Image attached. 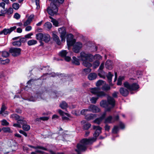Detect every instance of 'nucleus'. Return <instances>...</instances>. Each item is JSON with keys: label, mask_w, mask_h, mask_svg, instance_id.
<instances>
[{"label": "nucleus", "mask_w": 154, "mask_h": 154, "mask_svg": "<svg viewBox=\"0 0 154 154\" xmlns=\"http://www.w3.org/2000/svg\"><path fill=\"white\" fill-rule=\"evenodd\" d=\"M112 116H109L105 119L104 123H111L112 122Z\"/></svg>", "instance_id": "obj_28"}, {"label": "nucleus", "mask_w": 154, "mask_h": 154, "mask_svg": "<svg viewBox=\"0 0 154 154\" xmlns=\"http://www.w3.org/2000/svg\"><path fill=\"white\" fill-rule=\"evenodd\" d=\"M104 67V63H103L100 65L99 67V70H100V71H102V70L103 69Z\"/></svg>", "instance_id": "obj_60"}, {"label": "nucleus", "mask_w": 154, "mask_h": 154, "mask_svg": "<svg viewBox=\"0 0 154 154\" xmlns=\"http://www.w3.org/2000/svg\"><path fill=\"white\" fill-rule=\"evenodd\" d=\"M93 128L94 130H96L94 134V136L96 137L101 133L102 128L99 126H96L95 125H93Z\"/></svg>", "instance_id": "obj_12"}, {"label": "nucleus", "mask_w": 154, "mask_h": 154, "mask_svg": "<svg viewBox=\"0 0 154 154\" xmlns=\"http://www.w3.org/2000/svg\"><path fill=\"white\" fill-rule=\"evenodd\" d=\"M52 25L51 23L49 22H47L45 23L43 25V28L47 30H50L51 28Z\"/></svg>", "instance_id": "obj_20"}, {"label": "nucleus", "mask_w": 154, "mask_h": 154, "mask_svg": "<svg viewBox=\"0 0 154 154\" xmlns=\"http://www.w3.org/2000/svg\"><path fill=\"white\" fill-rule=\"evenodd\" d=\"M58 11V9L57 6L53 3H51L50 6L47 8L48 14L51 16H53L56 14Z\"/></svg>", "instance_id": "obj_7"}, {"label": "nucleus", "mask_w": 154, "mask_h": 154, "mask_svg": "<svg viewBox=\"0 0 154 154\" xmlns=\"http://www.w3.org/2000/svg\"><path fill=\"white\" fill-rule=\"evenodd\" d=\"M21 42L20 40L15 41L13 42V45L14 46H20L21 45Z\"/></svg>", "instance_id": "obj_38"}, {"label": "nucleus", "mask_w": 154, "mask_h": 154, "mask_svg": "<svg viewBox=\"0 0 154 154\" xmlns=\"http://www.w3.org/2000/svg\"><path fill=\"white\" fill-rule=\"evenodd\" d=\"M53 37L54 40L57 43L58 45H60L61 44V42L59 39V37L55 34H53Z\"/></svg>", "instance_id": "obj_24"}, {"label": "nucleus", "mask_w": 154, "mask_h": 154, "mask_svg": "<svg viewBox=\"0 0 154 154\" xmlns=\"http://www.w3.org/2000/svg\"><path fill=\"white\" fill-rule=\"evenodd\" d=\"M88 110L89 112H98L100 111V109L97 106L91 105L88 107Z\"/></svg>", "instance_id": "obj_15"}, {"label": "nucleus", "mask_w": 154, "mask_h": 154, "mask_svg": "<svg viewBox=\"0 0 154 154\" xmlns=\"http://www.w3.org/2000/svg\"><path fill=\"white\" fill-rule=\"evenodd\" d=\"M8 144L9 146L11 147H15V149L17 148V144L14 140H12L9 141L8 142Z\"/></svg>", "instance_id": "obj_21"}, {"label": "nucleus", "mask_w": 154, "mask_h": 154, "mask_svg": "<svg viewBox=\"0 0 154 154\" xmlns=\"http://www.w3.org/2000/svg\"><path fill=\"white\" fill-rule=\"evenodd\" d=\"M65 57V60L67 61H69L71 60V58L69 57L66 56Z\"/></svg>", "instance_id": "obj_63"}, {"label": "nucleus", "mask_w": 154, "mask_h": 154, "mask_svg": "<svg viewBox=\"0 0 154 154\" xmlns=\"http://www.w3.org/2000/svg\"><path fill=\"white\" fill-rule=\"evenodd\" d=\"M42 94L38 93L37 94L36 98V97H34L32 96L31 97L29 98V100L30 101L33 102L35 101L36 100H40L42 99Z\"/></svg>", "instance_id": "obj_16"}, {"label": "nucleus", "mask_w": 154, "mask_h": 154, "mask_svg": "<svg viewBox=\"0 0 154 154\" xmlns=\"http://www.w3.org/2000/svg\"><path fill=\"white\" fill-rule=\"evenodd\" d=\"M39 0H35L36 5L37 6L36 8L39 9L40 8V5L39 4Z\"/></svg>", "instance_id": "obj_53"}, {"label": "nucleus", "mask_w": 154, "mask_h": 154, "mask_svg": "<svg viewBox=\"0 0 154 154\" xmlns=\"http://www.w3.org/2000/svg\"><path fill=\"white\" fill-rule=\"evenodd\" d=\"M9 55V53L7 51H4L2 52V56L3 57H7Z\"/></svg>", "instance_id": "obj_47"}, {"label": "nucleus", "mask_w": 154, "mask_h": 154, "mask_svg": "<svg viewBox=\"0 0 154 154\" xmlns=\"http://www.w3.org/2000/svg\"><path fill=\"white\" fill-rule=\"evenodd\" d=\"M100 62L98 60H96L93 63V66L94 68L95 69L97 68L99 65Z\"/></svg>", "instance_id": "obj_37"}, {"label": "nucleus", "mask_w": 154, "mask_h": 154, "mask_svg": "<svg viewBox=\"0 0 154 154\" xmlns=\"http://www.w3.org/2000/svg\"><path fill=\"white\" fill-rule=\"evenodd\" d=\"M11 117L13 119H15L17 120V123H18V121L20 120L22 118H24L23 117H20L17 114H13L11 115Z\"/></svg>", "instance_id": "obj_25"}, {"label": "nucleus", "mask_w": 154, "mask_h": 154, "mask_svg": "<svg viewBox=\"0 0 154 154\" xmlns=\"http://www.w3.org/2000/svg\"><path fill=\"white\" fill-rule=\"evenodd\" d=\"M26 40V38H25V37H24L23 38H21L20 40V41L21 42H21H25Z\"/></svg>", "instance_id": "obj_61"}, {"label": "nucleus", "mask_w": 154, "mask_h": 154, "mask_svg": "<svg viewBox=\"0 0 154 154\" xmlns=\"http://www.w3.org/2000/svg\"><path fill=\"white\" fill-rule=\"evenodd\" d=\"M60 106L62 109H66L67 107V104L65 101H63L62 103L60 104Z\"/></svg>", "instance_id": "obj_32"}, {"label": "nucleus", "mask_w": 154, "mask_h": 154, "mask_svg": "<svg viewBox=\"0 0 154 154\" xmlns=\"http://www.w3.org/2000/svg\"><path fill=\"white\" fill-rule=\"evenodd\" d=\"M58 112L59 113L61 116H62V119L63 120H68L69 119V118L68 117L64 116V115H66L67 116H70V115L69 114L67 113H65L63 112L62 110L59 109L58 110Z\"/></svg>", "instance_id": "obj_17"}, {"label": "nucleus", "mask_w": 154, "mask_h": 154, "mask_svg": "<svg viewBox=\"0 0 154 154\" xmlns=\"http://www.w3.org/2000/svg\"><path fill=\"white\" fill-rule=\"evenodd\" d=\"M13 10L12 8H10L7 10H5L6 14H10L13 13Z\"/></svg>", "instance_id": "obj_40"}, {"label": "nucleus", "mask_w": 154, "mask_h": 154, "mask_svg": "<svg viewBox=\"0 0 154 154\" xmlns=\"http://www.w3.org/2000/svg\"><path fill=\"white\" fill-rule=\"evenodd\" d=\"M58 31L60 35V37L62 42H65V35L66 30L64 27H62L58 29Z\"/></svg>", "instance_id": "obj_9"}, {"label": "nucleus", "mask_w": 154, "mask_h": 154, "mask_svg": "<svg viewBox=\"0 0 154 154\" xmlns=\"http://www.w3.org/2000/svg\"><path fill=\"white\" fill-rule=\"evenodd\" d=\"M49 118L48 117H41L39 118H37L36 119V121H40V120H42L43 121H46L48 120Z\"/></svg>", "instance_id": "obj_39"}, {"label": "nucleus", "mask_w": 154, "mask_h": 154, "mask_svg": "<svg viewBox=\"0 0 154 154\" xmlns=\"http://www.w3.org/2000/svg\"><path fill=\"white\" fill-rule=\"evenodd\" d=\"M97 117V115L95 114H90L86 115L85 116V119L87 120L90 121L93 120Z\"/></svg>", "instance_id": "obj_19"}, {"label": "nucleus", "mask_w": 154, "mask_h": 154, "mask_svg": "<svg viewBox=\"0 0 154 154\" xmlns=\"http://www.w3.org/2000/svg\"><path fill=\"white\" fill-rule=\"evenodd\" d=\"M101 89L103 91H107L110 89V87L109 86L107 85H105L103 86Z\"/></svg>", "instance_id": "obj_34"}, {"label": "nucleus", "mask_w": 154, "mask_h": 154, "mask_svg": "<svg viewBox=\"0 0 154 154\" xmlns=\"http://www.w3.org/2000/svg\"><path fill=\"white\" fill-rule=\"evenodd\" d=\"M33 35V34L32 33H31L27 34L25 36V37L26 38H31V36Z\"/></svg>", "instance_id": "obj_54"}, {"label": "nucleus", "mask_w": 154, "mask_h": 154, "mask_svg": "<svg viewBox=\"0 0 154 154\" xmlns=\"http://www.w3.org/2000/svg\"><path fill=\"white\" fill-rule=\"evenodd\" d=\"M9 61L10 60L8 59H7L6 60H3L2 59L0 63L2 64H5L8 63Z\"/></svg>", "instance_id": "obj_43"}, {"label": "nucleus", "mask_w": 154, "mask_h": 154, "mask_svg": "<svg viewBox=\"0 0 154 154\" xmlns=\"http://www.w3.org/2000/svg\"><path fill=\"white\" fill-rule=\"evenodd\" d=\"M32 27L31 26H28L25 28V31H29L32 29Z\"/></svg>", "instance_id": "obj_58"}, {"label": "nucleus", "mask_w": 154, "mask_h": 154, "mask_svg": "<svg viewBox=\"0 0 154 154\" xmlns=\"http://www.w3.org/2000/svg\"><path fill=\"white\" fill-rule=\"evenodd\" d=\"M106 115V112H105L102 114L100 117L96 119L93 121V122L98 125L100 124L104 119Z\"/></svg>", "instance_id": "obj_14"}, {"label": "nucleus", "mask_w": 154, "mask_h": 154, "mask_svg": "<svg viewBox=\"0 0 154 154\" xmlns=\"http://www.w3.org/2000/svg\"><path fill=\"white\" fill-rule=\"evenodd\" d=\"M0 114L3 116H5L8 115V112L7 111H4L2 112V113H0Z\"/></svg>", "instance_id": "obj_59"}, {"label": "nucleus", "mask_w": 154, "mask_h": 154, "mask_svg": "<svg viewBox=\"0 0 154 154\" xmlns=\"http://www.w3.org/2000/svg\"><path fill=\"white\" fill-rule=\"evenodd\" d=\"M34 15L32 14L30 15L28 17L27 20L29 21L30 22H31L32 21V19H33L34 17Z\"/></svg>", "instance_id": "obj_52"}, {"label": "nucleus", "mask_w": 154, "mask_h": 154, "mask_svg": "<svg viewBox=\"0 0 154 154\" xmlns=\"http://www.w3.org/2000/svg\"><path fill=\"white\" fill-rule=\"evenodd\" d=\"M26 122L24 120V118H22L18 121V123H14L13 126L17 128H21L22 125V128L25 131H28L30 129L29 125L26 124Z\"/></svg>", "instance_id": "obj_5"}, {"label": "nucleus", "mask_w": 154, "mask_h": 154, "mask_svg": "<svg viewBox=\"0 0 154 154\" xmlns=\"http://www.w3.org/2000/svg\"><path fill=\"white\" fill-rule=\"evenodd\" d=\"M87 112H89L88 109H85L82 110L81 111V114L85 115Z\"/></svg>", "instance_id": "obj_46"}, {"label": "nucleus", "mask_w": 154, "mask_h": 154, "mask_svg": "<svg viewBox=\"0 0 154 154\" xmlns=\"http://www.w3.org/2000/svg\"><path fill=\"white\" fill-rule=\"evenodd\" d=\"M49 18L51 19V22H52L53 24L55 26H57L58 24V21L56 20L53 19L52 17L50 16Z\"/></svg>", "instance_id": "obj_33"}, {"label": "nucleus", "mask_w": 154, "mask_h": 154, "mask_svg": "<svg viewBox=\"0 0 154 154\" xmlns=\"http://www.w3.org/2000/svg\"><path fill=\"white\" fill-rule=\"evenodd\" d=\"M120 93L124 96H127L129 94L128 90L124 88H121L119 90Z\"/></svg>", "instance_id": "obj_18"}, {"label": "nucleus", "mask_w": 154, "mask_h": 154, "mask_svg": "<svg viewBox=\"0 0 154 154\" xmlns=\"http://www.w3.org/2000/svg\"><path fill=\"white\" fill-rule=\"evenodd\" d=\"M105 84V81L102 80H99L96 83V85L97 87H99Z\"/></svg>", "instance_id": "obj_35"}, {"label": "nucleus", "mask_w": 154, "mask_h": 154, "mask_svg": "<svg viewBox=\"0 0 154 154\" xmlns=\"http://www.w3.org/2000/svg\"><path fill=\"white\" fill-rule=\"evenodd\" d=\"M72 62L76 65H79L80 64L79 60L76 58L75 57H72Z\"/></svg>", "instance_id": "obj_31"}, {"label": "nucleus", "mask_w": 154, "mask_h": 154, "mask_svg": "<svg viewBox=\"0 0 154 154\" xmlns=\"http://www.w3.org/2000/svg\"><path fill=\"white\" fill-rule=\"evenodd\" d=\"M91 125L89 123H87L85 124L83 126L85 130L88 129L91 126Z\"/></svg>", "instance_id": "obj_44"}, {"label": "nucleus", "mask_w": 154, "mask_h": 154, "mask_svg": "<svg viewBox=\"0 0 154 154\" xmlns=\"http://www.w3.org/2000/svg\"><path fill=\"white\" fill-rule=\"evenodd\" d=\"M98 75L101 78L105 79L106 76L107 77L108 81H109V85L112 86V76H113V74H112L111 72H109L108 75H106L105 72L103 71H99L98 73Z\"/></svg>", "instance_id": "obj_6"}, {"label": "nucleus", "mask_w": 154, "mask_h": 154, "mask_svg": "<svg viewBox=\"0 0 154 154\" xmlns=\"http://www.w3.org/2000/svg\"><path fill=\"white\" fill-rule=\"evenodd\" d=\"M29 146L35 149H36L35 152L37 153L42 154L44 152L41 150H47L46 148L41 146H33L30 145H29Z\"/></svg>", "instance_id": "obj_13"}, {"label": "nucleus", "mask_w": 154, "mask_h": 154, "mask_svg": "<svg viewBox=\"0 0 154 154\" xmlns=\"http://www.w3.org/2000/svg\"><path fill=\"white\" fill-rule=\"evenodd\" d=\"M5 14H6L5 10H2L1 11V12H0V16H5Z\"/></svg>", "instance_id": "obj_56"}, {"label": "nucleus", "mask_w": 154, "mask_h": 154, "mask_svg": "<svg viewBox=\"0 0 154 154\" xmlns=\"http://www.w3.org/2000/svg\"><path fill=\"white\" fill-rule=\"evenodd\" d=\"M80 59L83 61V65L85 67H91L92 65L90 63L94 60L99 61L101 60L102 57L99 54H96L94 56L90 54H87L82 52L80 53Z\"/></svg>", "instance_id": "obj_1"}, {"label": "nucleus", "mask_w": 154, "mask_h": 154, "mask_svg": "<svg viewBox=\"0 0 154 154\" xmlns=\"http://www.w3.org/2000/svg\"><path fill=\"white\" fill-rule=\"evenodd\" d=\"M3 131L5 132L12 133V131L9 127L4 128H2Z\"/></svg>", "instance_id": "obj_42"}, {"label": "nucleus", "mask_w": 154, "mask_h": 154, "mask_svg": "<svg viewBox=\"0 0 154 154\" xmlns=\"http://www.w3.org/2000/svg\"><path fill=\"white\" fill-rule=\"evenodd\" d=\"M43 34L42 33H39L37 34L36 35V39L40 41H42V39L43 38Z\"/></svg>", "instance_id": "obj_27"}, {"label": "nucleus", "mask_w": 154, "mask_h": 154, "mask_svg": "<svg viewBox=\"0 0 154 154\" xmlns=\"http://www.w3.org/2000/svg\"><path fill=\"white\" fill-rule=\"evenodd\" d=\"M20 17V15L18 13H15L14 15V17L17 20L19 19Z\"/></svg>", "instance_id": "obj_51"}, {"label": "nucleus", "mask_w": 154, "mask_h": 154, "mask_svg": "<svg viewBox=\"0 0 154 154\" xmlns=\"http://www.w3.org/2000/svg\"><path fill=\"white\" fill-rule=\"evenodd\" d=\"M125 76H120L119 77L117 84L118 85H120L122 84V81L124 79Z\"/></svg>", "instance_id": "obj_29"}, {"label": "nucleus", "mask_w": 154, "mask_h": 154, "mask_svg": "<svg viewBox=\"0 0 154 154\" xmlns=\"http://www.w3.org/2000/svg\"><path fill=\"white\" fill-rule=\"evenodd\" d=\"M88 67L87 68L84 69H83V71L85 72L86 74L89 73V72H91V69L90 68V67Z\"/></svg>", "instance_id": "obj_49"}, {"label": "nucleus", "mask_w": 154, "mask_h": 154, "mask_svg": "<svg viewBox=\"0 0 154 154\" xmlns=\"http://www.w3.org/2000/svg\"><path fill=\"white\" fill-rule=\"evenodd\" d=\"M107 101L102 100L100 103L101 106L106 109V111H110L112 108L115 105V101L114 99L110 96H108L107 98Z\"/></svg>", "instance_id": "obj_3"}, {"label": "nucleus", "mask_w": 154, "mask_h": 154, "mask_svg": "<svg viewBox=\"0 0 154 154\" xmlns=\"http://www.w3.org/2000/svg\"><path fill=\"white\" fill-rule=\"evenodd\" d=\"M67 52L66 50H62L60 51L59 54L62 57H65L66 55L67 54Z\"/></svg>", "instance_id": "obj_36"}, {"label": "nucleus", "mask_w": 154, "mask_h": 154, "mask_svg": "<svg viewBox=\"0 0 154 154\" xmlns=\"http://www.w3.org/2000/svg\"><path fill=\"white\" fill-rule=\"evenodd\" d=\"M124 85L125 88L130 91L136 90L139 88V85L136 83H133L131 85L128 82H125L124 83Z\"/></svg>", "instance_id": "obj_8"}, {"label": "nucleus", "mask_w": 154, "mask_h": 154, "mask_svg": "<svg viewBox=\"0 0 154 154\" xmlns=\"http://www.w3.org/2000/svg\"><path fill=\"white\" fill-rule=\"evenodd\" d=\"M31 22H29L28 20H27L26 21L24 22L23 23V26H26L28 25Z\"/></svg>", "instance_id": "obj_57"}, {"label": "nucleus", "mask_w": 154, "mask_h": 154, "mask_svg": "<svg viewBox=\"0 0 154 154\" xmlns=\"http://www.w3.org/2000/svg\"><path fill=\"white\" fill-rule=\"evenodd\" d=\"M16 28V26H14L11 27L9 29H4L2 31L0 32V34H3L5 35L10 34L12 31Z\"/></svg>", "instance_id": "obj_11"}, {"label": "nucleus", "mask_w": 154, "mask_h": 154, "mask_svg": "<svg viewBox=\"0 0 154 154\" xmlns=\"http://www.w3.org/2000/svg\"><path fill=\"white\" fill-rule=\"evenodd\" d=\"M12 7L14 9L17 10L20 7V5L17 3H14L12 5Z\"/></svg>", "instance_id": "obj_41"}, {"label": "nucleus", "mask_w": 154, "mask_h": 154, "mask_svg": "<svg viewBox=\"0 0 154 154\" xmlns=\"http://www.w3.org/2000/svg\"><path fill=\"white\" fill-rule=\"evenodd\" d=\"M97 77V74L94 73H91L88 75V78L90 80H93L96 79Z\"/></svg>", "instance_id": "obj_23"}, {"label": "nucleus", "mask_w": 154, "mask_h": 154, "mask_svg": "<svg viewBox=\"0 0 154 154\" xmlns=\"http://www.w3.org/2000/svg\"><path fill=\"white\" fill-rule=\"evenodd\" d=\"M73 38V36L72 34L68 35L66 40L67 45L68 48L73 46V51L75 53H78L82 47V44L80 42L75 43V40Z\"/></svg>", "instance_id": "obj_2"}, {"label": "nucleus", "mask_w": 154, "mask_h": 154, "mask_svg": "<svg viewBox=\"0 0 154 154\" xmlns=\"http://www.w3.org/2000/svg\"><path fill=\"white\" fill-rule=\"evenodd\" d=\"M43 38L42 41L45 42H48L50 40V35L47 33H45L43 34Z\"/></svg>", "instance_id": "obj_22"}, {"label": "nucleus", "mask_w": 154, "mask_h": 154, "mask_svg": "<svg viewBox=\"0 0 154 154\" xmlns=\"http://www.w3.org/2000/svg\"><path fill=\"white\" fill-rule=\"evenodd\" d=\"M21 51V49L19 48H13L10 50V52L14 57H16L20 55Z\"/></svg>", "instance_id": "obj_10"}, {"label": "nucleus", "mask_w": 154, "mask_h": 154, "mask_svg": "<svg viewBox=\"0 0 154 154\" xmlns=\"http://www.w3.org/2000/svg\"><path fill=\"white\" fill-rule=\"evenodd\" d=\"M106 67L109 69H111L112 68V63L111 61L109 60H107L105 64Z\"/></svg>", "instance_id": "obj_26"}, {"label": "nucleus", "mask_w": 154, "mask_h": 154, "mask_svg": "<svg viewBox=\"0 0 154 154\" xmlns=\"http://www.w3.org/2000/svg\"><path fill=\"white\" fill-rule=\"evenodd\" d=\"M5 4L4 2H2L0 3V7L4 9L5 8Z\"/></svg>", "instance_id": "obj_55"}, {"label": "nucleus", "mask_w": 154, "mask_h": 154, "mask_svg": "<svg viewBox=\"0 0 154 154\" xmlns=\"http://www.w3.org/2000/svg\"><path fill=\"white\" fill-rule=\"evenodd\" d=\"M118 93L116 92H114L112 94V96L114 97H116L117 96V94Z\"/></svg>", "instance_id": "obj_62"}, {"label": "nucleus", "mask_w": 154, "mask_h": 154, "mask_svg": "<svg viewBox=\"0 0 154 154\" xmlns=\"http://www.w3.org/2000/svg\"><path fill=\"white\" fill-rule=\"evenodd\" d=\"M100 89L98 88H94L90 89V91L93 94L96 95L97 97H92L90 100L91 102L95 103L99 97H102L106 96V93L103 91H100Z\"/></svg>", "instance_id": "obj_4"}, {"label": "nucleus", "mask_w": 154, "mask_h": 154, "mask_svg": "<svg viewBox=\"0 0 154 154\" xmlns=\"http://www.w3.org/2000/svg\"><path fill=\"white\" fill-rule=\"evenodd\" d=\"M105 130L109 131L110 129V126L107 125H106L105 126Z\"/></svg>", "instance_id": "obj_64"}, {"label": "nucleus", "mask_w": 154, "mask_h": 154, "mask_svg": "<svg viewBox=\"0 0 154 154\" xmlns=\"http://www.w3.org/2000/svg\"><path fill=\"white\" fill-rule=\"evenodd\" d=\"M37 43V41L34 39H32L28 41V45L29 46H31L36 44Z\"/></svg>", "instance_id": "obj_30"}, {"label": "nucleus", "mask_w": 154, "mask_h": 154, "mask_svg": "<svg viewBox=\"0 0 154 154\" xmlns=\"http://www.w3.org/2000/svg\"><path fill=\"white\" fill-rule=\"evenodd\" d=\"M6 108V107L4 105H2L0 113H2L3 112H4V111H5Z\"/></svg>", "instance_id": "obj_50"}, {"label": "nucleus", "mask_w": 154, "mask_h": 154, "mask_svg": "<svg viewBox=\"0 0 154 154\" xmlns=\"http://www.w3.org/2000/svg\"><path fill=\"white\" fill-rule=\"evenodd\" d=\"M2 125L4 126H7L9 125V123L7 121L3 119L1 121Z\"/></svg>", "instance_id": "obj_48"}, {"label": "nucleus", "mask_w": 154, "mask_h": 154, "mask_svg": "<svg viewBox=\"0 0 154 154\" xmlns=\"http://www.w3.org/2000/svg\"><path fill=\"white\" fill-rule=\"evenodd\" d=\"M119 130V128L118 126H115L114 127L112 130V133L116 134Z\"/></svg>", "instance_id": "obj_45"}]
</instances>
